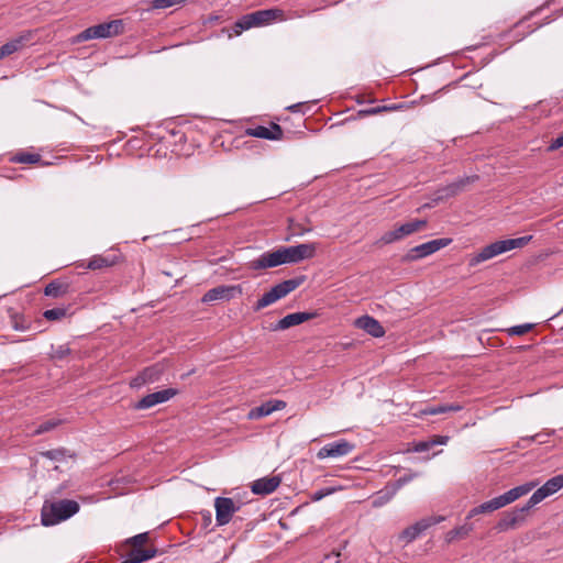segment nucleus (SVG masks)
<instances>
[{
    "mask_svg": "<svg viewBox=\"0 0 563 563\" xmlns=\"http://www.w3.org/2000/svg\"><path fill=\"white\" fill-rule=\"evenodd\" d=\"M554 434H555V430H549L545 433H537L536 435L523 438L522 441H527V442L530 443V442H533L536 440H539L540 443H545V440H542L540 438L543 437V435L551 437V435H554Z\"/></svg>",
    "mask_w": 563,
    "mask_h": 563,
    "instance_id": "45",
    "label": "nucleus"
},
{
    "mask_svg": "<svg viewBox=\"0 0 563 563\" xmlns=\"http://www.w3.org/2000/svg\"><path fill=\"white\" fill-rule=\"evenodd\" d=\"M335 489L334 488H331V487H328V488H321L319 490H316L311 494L310 498L312 501H319L321 500L322 498H324L325 496H329L330 494H332Z\"/></svg>",
    "mask_w": 563,
    "mask_h": 563,
    "instance_id": "41",
    "label": "nucleus"
},
{
    "mask_svg": "<svg viewBox=\"0 0 563 563\" xmlns=\"http://www.w3.org/2000/svg\"><path fill=\"white\" fill-rule=\"evenodd\" d=\"M563 488V474L556 475L548 479L540 488H538L528 499V508H533L547 497L555 494Z\"/></svg>",
    "mask_w": 563,
    "mask_h": 563,
    "instance_id": "7",
    "label": "nucleus"
},
{
    "mask_svg": "<svg viewBox=\"0 0 563 563\" xmlns=\"http://www.w3.org/2000/svg\"><path fill=\"white\" fill-rule=\"evenodd\" d=\"M316 249H280L284 264L298 263L314 256Z\"/></svg>",
    "mask_w": 563,
    "mask_h": 563,
    "instance_id": "22",
    "label": "nucleus"
},
{
    "mask_svg": "<svg viewBox=\"0 0 563 563\" xmlns=\"http://www.w3.org/2000/svg\"><path fill=\"white\" fill-rule=\"evenodd\" d=\"M147 541H148V532H142V533L135 534L131 538H128L124 541V544L132 547V549H140Z\"/></svg>",
    "mask_w": 563,
    "mask_h": 563,
    "instance_id": "34",
    "label": "nucleus"
},
{
    "mask_svg": "<svg viewBox=\"0 0 563 563\" xmlns=\"http://www.w3.org/2000/svg\"><path fill=\"white\" fill-rule=\"evenodd\" d=\"M12 162L19 164H35L41 161V155L35 153H18L12 158Z\"/></svg>",
    "mask_w": 563,
    "mask_h": 563,
    "instance_id": "33",
    "label": "nucleus"
},
{
    "mask_svg": "<svg viewBox=\"0 0 563 563\" xmlns=\"http://www.w3.org/2000/svg\"><path fill=\"white\" fill-rule=\"evenodd\" d=\"M242 289L240 286L221 285L209 289L202 297V302H212L216 300H230L240 295Z\"/></svg>",
    "mask_w": 563,
    "mask_h": 563,
    "instance_id": "13",
    "label": "nucleus"
},
{
    "mask_svg": "<svg viewBox=\"0 0 563 563\" xmlns=\"http://www.w3.org/2000/svg\"><path fill=\"white\" fill-rule=\"evenodd\" d=\"M4 49L2 48V46L0 47V60L4 57H7L8 55L5 54V52H3Z\"/></svg>",
    "mask_w": 563,
    "mask_h": 563,
    "instance_id": "50",
    "label": "nucleus"
},
{
    "mask_svg": "<svg viewBox=\"0 0 563 563\" xmlns=\"http://www.w3.org/2000/svg\"><path fill=\"white\" fill-rule=\"evenodd\" d=\"M43 457H46L52 461H62L66 457V450L64 449H54L40 453Z\"/></svg>",
    "mask_w": 563,
    "mask_h": 563,
    "instance_id": "38",
    "label": "nucleus"
},
{
    "mask_svg": "<svg viewBox=\"0 0 563 563\" xmlns=\"http://www.w3.org/2000/svg\"><path fill=\"white\" fill-rule=\"evenodd\" d=\"M560 147H563V133L552 141V143L549 146V150L554 151Z\"/></svg>",
    "mask_w": 563,
    "mask_h": 563,
    "instance_id": "48",
    "label": "nucleus"
},
{
    "mask_svg": "<svg viewBox=\"0 0 563 563\" xmlns=\"http://www.w3.org/2000/svg\"><path fill=\"white\" fill-rule=\"evenodd\" d=\"M355 325L374 338H382L385 335L384 327L379 323L378 320L371 316L366 314L357 318Z\"/></svg>",
    "mask_w": 563,
    "mask_h": 563,
    "instance_id": "17",
    "label": "nucleus"
},
{
    "mask_svg": "<svg viewBox=\"0 0 563 563\" xmlns=\"http://www.w3.org/2000/svg\"><path fill=\"white\" fill-rule=\"evenodd\" d=\"M68 290V285L58 280H53L46 285L44 294L48 297L58 298L64 296Z\"/></svg>",
    "mask_w": 563,
    "mask_h": 563,
    "instance_id": "28",
    "label": "nucleus"
},
{
    "mask_svg": "<svg viewBox=\"0 0 563 563\" xmlns=\"http://www.w3.org/2000/svg\"><path fill=\"white\" fill-rule=\"evenodd\" d=\"M531 508H528V503L518 509H515L510 512H506L497 522L496 529L499 532H504L510 529L517 528L525 521V514L528 512Z\"/></svg>",
    "mask_w": 563,
    "mask_h": 563,
    "instance_id": "12",
    "label": "nucleus"
},
{
    "mask_svg": "<svg viewBox=\"0 0 563 563\" xmlns=\"http://www.w3.org/2000/svg\"><path fill=\"white\" fill-rule=\"evenodd\" d=\"M474 530V525L468 522H464L463 525L455 527L454 529L446 532L444 540L446 543H452L456 540L465 539L470 536V533Z\"/></svg>",
    "mask_w": 563,
    "mask_h": 563,
    "instance_id": "24",
    "label": "nucleus"
},
{
    "mask_svg": "<svg viewBox=\"0 0 563 563\" xmlns=\"http://www.w3.org/2000/svg\"><path fill=\"white\" fill-rule=\"evenodd\" d=\"M531 240L532 235H522L520 238L515 239L498 240L490 243L488 246H523L530 243Z\"/></svg>",
    "mask_w": 563,
    "mask_h": 563,
    "instance_id": "30",
    "label": "nucleus"
},
{
    "mask_svg": "<svg viewBox=\"0 0 563 563\" xmlns=\"http://www.w3.org/2000/svg\"><path fill=\"white\" fill-rule=\"evenodd\" d=\"M388 490H390V486H386L384 489L376 493V497L373 501L375 507H380L390 500L386 499Z\"/></svg>",
    "mask_w": 563,
    "mask_h": 563,
    "instance_id": "40",
    "label": "nucleus"
},
{
    "mask_svg": "<svg viewBox=\"0 0 563 563\" xmlns=\"http://www.w3.org/2000/svg\"><path fill=\"white\" fill-rule=\"evenodd\" d=\"M43 316L49 321L60 320L66 316V309L60 307L47 309L44 311Z\"/></svg>",
    "mask_w": 563,
    "mask_h": 563,
    "instance_id": "37",
    "label": "nucleus"
},
{
    "mask_svg": "<svg viewBox=\"0 0 563 563\" xmlns=\"http://www.w3.org/2000/svg\"><path fill=\"white\" fill-rule=\"evenodd\" d=\"M4 49L2 48V46L0 47V60L4 57H7L8 55L5 54V52H3Z\"/></svg>",
    "mask_w": 563,
    "mask_h": 563,
    "instance_id": "51",
    "label": "nucleus"
},
{
    "mask_svg": "<svg viewBox=\"0 0 563 563\" xmlns=\"http://www.w3.org/2000/svg\"><path fill=\"white\" fill-rule=\"evenodd\" d=\"M217 526L228 525L233 515L241 509V505L229 497H217L214 499Z\"/></svg>",
    "mask_w": 563,
    "mask_h": 563,
    "instance_id": "6",
    "label": "nucleus"
},
{
    "mask_svg": "<svg viewBox=\"0 0 563 563\" xmlns=\"http://www.w3.org/2000/svg\"><path fill=\"white\" fill-rule=\"evenodd\" d=\"M462 409L463 407L459 404L429 406L420 411V416H434Z\"/></svg>",
    "mask_w": 563,
    "mask_h": 563,
    "instance_id": "27",
    "label": "nucleus"
},
{
    "mask_svg": "<svg viewBox=\"0 0 563 563\" xmlns=\"http://www.w3.org/2000/svg\"><path fill=\"white\" fill-rule=\"evenodd\" d=\"M258 26L268 25L274 21H286L287 16L282 9L271 8L265 10L254 11Z\"/></svg>",
    "mask_w": 563,
    "mask_h": 563,
    "instance_id": "19",
    "label": "nucleus"
},
{
    "mask_svg": "<svg viewBox=\"0 0 563 563\" xmlns=\"http://www.w3.org/2000/svg\"><path fill=\"white\" fill-rule=\"evenodd\" d=\"M32 38L31 32H26L24 34H21L20 36L7 42L2 45V48L4 49L5 54L9 56L18 51H20L24 45Z\"/></svg>",
    "mask_w": 563,
    "mask_h": 563,
    "instance_id": "26",
    "label": "nucleus"
},
{
    "mask_svg": "<svg viewBox=\"0 0 563 563\" xmlns=\"http://www.w3.org/2000/svg\"><path fill=\"white\" fill-rule=\"evenodd\" d=\"M120 261V255L118 253H103L99 255L92 256L87 265L86 268L89 269H101L106 267L113 266Z\"/></svg>",
    "mask_w": 563,
    "mask_h": 563,
    "instance_id": "20",
    "label": "nucleus"
},
{
    "mask_svg": "<svg viewBox=\"0 0 563 563\" xmlns=\"http://www.w3.org/2000/svg\"><path fill=\"white\" fill-rule=\"evenodd\" d=\"M279 476L262 477L253 482L251 489L255 495H268L280 485Z\"/></svg>",
    "mask_w": 563,
    "mask_h": 563,
    "instance_id": "18",
    "label": "nucleus"
},
{
    "mask_svg": "<svg viewBox=\"0 0 563 563\" xmlns=\"http://www.w3.org/2000/svg\"><path fill=\"white\" fill-rule=\"evenodd\" d=\"M298 107H299V104H295V106L290 107L289 109H294V108H298Z\"/></svg>",
    "mask_w": 563,
    "mask_h": 563,
    "instance_id": "53",
    "label": "nucleus"
},
{
    "mask_svg": "<svg viewBox=\"0 0 563 563\" xmlns=\"http://www.w3.org/2000/svg\"><path fill=\"white\" fill-rule=\"evenodd\" d=\"M431 448H432L431 440H428V441H420V442H417V443L413 445L412 451H413V452L421 453V452L429 451Z\"/></svg>",
    "mask_w": 563,
    "mask_h": 563,
    "instance_id": "46",
    "label": "nucleus"
},
{
    "mask_svg": "<svg viewBox=\"0 0 563 563\" xmlns=\"http://www.w3.org/2000/svg\"><path fill=\"white\" fill-rule=\"evenodd\" d=\"M301 284V279L291 278L284 280L274 287L271 290L266 291L254 306L255 311H260L265 307L276 302L277 300L286 297L289 292L294 291Z\"/></svg>",
    "mask_w": 563,
    "mask_h": 563,
    "instance_id": "4",
    "label": "nucleus"
},
{
    "mask_svg": "<svg viewBox=\"0 0 563 563\" xmlns=\"http://www.w3.org/2000/svg\"><path fill=\"white\" fill-rule=\"evenodd\" d=\"M452 243V239L449 238H442V239H435L428 242H424L420 244L419 246H448Z\"/></svg>",
    "mask_w": 563,
    "mask_h": 563,
    "instance_id": "42",
    "label": "nucleus"
},
{
    "mask_svg": "<svg viewBox=\"0 0 563 563\" xmlns=\"http://www.w3.org/2000/svg\"><path fill=\"white\" fill-rule=\"evenodd\" d=\"M355 445L344 439L323 445L317 453L319 460L341 457L350 454Z\"/></svg>",
    "mask_w": 563,
    "mask_h": 563,
    "instance_id": "11",
    "label": "nucleus"
},
{
    "mask_svg": "<svg viewBox=\"0 0 563 563\" xmlns=\"http://www.w3.org/2000/svg\"><path fill=\"white\" fill-rule=\"evenodd\" d=\"M245 134L253 137L276 141L283 137V129L277 123H272L269 126L256 125L246 129Z\"/></svg>",
    "mask_w": 563,
    "mask_h": 563,
    "instance_id": "15",
    "label": "nucleus"
},
{
    "mask_svg": "<svg viewBox=\"0 0 563 563\" xmlns=\"http://www.w3.org/2000/svg\"><path fill=\"white\" fill-rule=\"evenodd\" d=\"M417 476L416 473H410V474H406L401 477H399L391 486H390V490H388L387 493V497L386 499H391L396 493L402 487L405 486L406 484H408L409 482H411L415 477Z\"/></svg>",
    "mask_w": 563,
    "mask_h": 563,
    "instance_id": "31",
    "label": "nucleus"
},
{
    "mask_svg": "<svg viewBox=\"0 0 563 563\" xmlns=\"http://www.w3.org/2000/svg\"><path fill=\"white\" fill-rule=\"evenodd\" d=\"M157 555L156 549H131L121 563H143L154 559Z\"/></svg>",
    "mask_w": 563,
    "mask_h": 563,
    "instance_id": "23",
    "label": "nucleus"
},
{
    "mask_svg": "<svg viewBox=\"0 0 563 563\" xmlns=\"http://www.w3.org/2000/svg\"><path fill=\"white\" fill-rule=\"evenodd\" d=\"M252 27H258L254 12L242 15L233 26L234 35H240L243 31Z\"/></svg>",
    "mask_w": 563,
    "mask_h": 563,
    "instance_id": "25",
    "label": "nucleus"
},
{
    "mask_svg": "<svg viewBox=\"0 0 563 563\" xmlns=\"http://www.w3.org/2000/svg\"><path fill=\"white\" fill-rule=\"evenodd\" d=\"M161 373V369L157 367H148L143 372V380H150L153 382L155 379V376H157Z\"/></svg>",
    "mask_w": 563,
    "mask_h": 563,
    "instance_id": "44",
    "label": "nucleus"
},
{
    "mask_svg": "<svg viewBox=\"0 0 563 563\" xmlns=\"http://www.w3.org/2000/svg\"><path fill=\"white\" fill-rule=\"evenodd\" d=\"M285 407L286 402L283 400H268L257 407L252 408L247 413V418L251 420L261 419L269 416L274 411L284 409Z\"/></svg>",
    "mask_w": 563,
    "mask_h": 563,
    "instance_id": "16",
    "label": "nucleus"
},
{
    "mask_svg": "<svg viewBox=\"0 0 563 563\" xmlns=\"http://www.w3.org/2000/svg\"><path fill=\"white\" fill-rule=\"evenodd\" d=\"M533 327H534L533 323H523V324L510 327L506 331L509 335H523V334L528 333Z\"/></svg>",
    "mask_w": 563,
    "mask_h": 563,
    "instance_id": "39",
    "label": "nucleus"
},
{
    "mask_svg": "<svg viewBox=\"0 0 563 563\" xmlns=\"http://www.w3.org/2000/svg\"><path fill=\"white\" fill-rule=\"evenodd\" d=\"M282 264H284V258L282 257L280 249H278L273 253H264L260 258L253 261L251 266L254 269H264L268 267H276Z\"/></svg>",
    "mask_w": 563,
    "mask_h": 563,
    "instance_id": "21",
    "label": "nucleus"
},
{
    "mask_svg": "<svg viewBox=\"0 0 563 563\" xmlns=\"http://www.w3.org/2000/svg\"><path fill=\"white\" fill-rule=\"evenodd\" d=\"M439 249H409L408 253L402 256L405 261H417L427 257Z\"/></svg>",
    "mask_w": 563,
    "mask_h": 563,
    "instance_id": "32",
    "label": "nucleus"
},
{
    "mask_svg": "<svg viewBox=\"0 0 563 563\" xmlns=\"http://www.w3.org/2000/svg\"><path fill=\"white\" fill-rule=\"evenodd\" d=\"M399 106H380L375 108H368V109H362L358 111V114L361 117H368V115H375L385 111H393L398 109Z\"/></svg>",
    "mask_w": 563,
    "mask_h": 563,
    "instance_id": "36",
    "label": "nucleus"
},
{
    "mask_svg": "<svg viewBox=\"0 0 563 563\" xmlns=\"http://www.w3.org/2000/svg\"><path fill=\"white\" fill-rule=\"evenodd\" d=\"M178 389L176 388H166L155 393H151L143 398H141L135 405L134 409L136 410H145L150 409L156 405L163 404L178 395Z\"/></svg>",
    "mask_w": 563,
    "mask_h": 563,
    "instance_id": "10",
    "label": "nucleus"
},
{
    "mask_svg": "<svg viewBox=\"0 0 563 563\" xmlns=\"http://www.w3.org/2000/svg\"><path fill=\"white\" fill-rule=\"evenodd\" d=\"M318 316L317 312L300 311L294 312L282 318L275 325L272 327L273 331L286 330L290 327L301 324Z\"/></svg>",
    "mask_w": 563,
    "mask_h": 563,
    "instance_id": "14",
    "label": "nucleus"
},
{
    "mask_svg": "<svg viewBox=\"0 0 563 563\" xmlns=\"http://www.w3.org/2000/svg\"><path fill=\"white\" fill-rule=\"evenodd\" d=\"M534 487H536V483H533V482L516 486V487L509 489L508 492H506L505 494L494 497L493 499L484 501L481 505L472 508L468 511L465 520H470L473 517L482 515V514L494 512V511L516 501L520 497L527 495Z\"/></svg>",
    "mask_w": 563,
    "mask_h": 563,
    "instance_id": "1",
    "label": "nucleus"
},
{
    "mask_svg": "<svg viewBox=\"0 0 563 563\" xmlns=\"http://www.w3.org/2000/svg\"><path fill=\"white\" fill-rule=\"evenodd\" d=\"M427 222L424 220H410L406 223L398 225L397 228L385 232L380 241L384 244H390L400 241L402 238L412 234L422 228H424Z\"/></svg>",
    "mask_w": 563,
    "mask_h": 563,
    "instance_id": "5",
    "label": "nucleus"
},
{
    "mask_svg": "<svg viewBox=\"0 0 563 563\" xmlns=\"http://www.w3.org/2000/svg\"><path fill=\"white\" fill-rule=\"evenodd\" d=\"M62 423V420L58 419H49L44 422H42L33 432L34 435H40L45 432H48L53 429H55L57 426Z\"/></svg>",
    "mask_w": 563,
    "mask_h": 563,
    "instance_id": "35",
    "label": "nucleus"
},
{
    "mask_svg": "<svg viewBox=\"0 0 563 563\" xmlns=\"http://www.w3.org/2000/svg\"><path fill=\"white\" fill-rule=\"evenodd\" d=\"M509 249H483L477 255L473 256L470 261V265L474 266L481 262L493 258L496 255H499Z\"/></svg>",
    "mask_w": 563,
    "mask_h": 563,
    "instance_id": "29",
    "label": "nucleus"
},
{
    "mask_svg": "<svg viewBox=\"0 0 563 563\" xmlns=\"http://www.w3.org/2000/svg\"><path fill=\"white\" fill-rule=\"evenodd\" d=\"M444 520L442 516H433L428 518H422L415 522L413 525L406 528L400 538L405 539L407 543L415 541L421 533L428 530L430 527L438 525Z\"/></svg>",
    "mask_w": 563,
    "mask_h": 563,
    "instance_id": "9",
    "label": "nucleus"
},
{
    "mask_svg": "<svg viewBox=\"0 0 563 563\" xmlns=\"http://www.w3.org/2000/svg\"><path fill=\"white\" fill-rule=\"evenodd\" d=\"M70 353V349L67 345H58L53 350L52 357L63 360Z\"/></svg>",
    "mask_w": 563,
    "mask_h": 563,
    "instance_id": "43",
    "label": "nucleus"
},
{
    "mask_svg": "<svg viewBox=\"0 0 563 563\" xmlns=\"http://www.w3.org/2000/svg\"><path fill=\"white\" fill-rule=\"evenodd\" d=\"M449 437L448 435H434L431 440V443H432V448L434 445H445L449 441Z\"/></svg>",
    "mask_w": 563,
    "mask_h": 563,
    "instance_id": "47",
    "label": "nucleus"
},
{
    "mask_svg": "<svg viewBox=\"0 0 563 563\" xmlns=\"http://www.w3.org/2000/svg\"><path fill=\"white\" fill-rule=\"evenodd\" d=\"M124 32V22L121 19L89 26L76 36L77 43L96 38H111Z\"/></svg>",
    "mask_w": 563,
    "mask_h": 563,
    "instance_id": "3",
    "label": "nucleus"
},
{
    "mask_svg": "<svg viewBox=\"0 0 563 563\" xmlns=\"http://www.w3.org/2000/svg\"><path fill=\"white\" fill-rule=\"evenodd\" d=\"M80 509L79 504L71 499L45 501L41 510V521L45 527H52L76 515Z\"/></svg>",
    "mask_w": 563,
    "mask_h": 563,
    "instance_id": "2",
    "label": "nucleus"
},
{
    "mask_svg": "<svg viewBox=\"0 0 563 563\" xmlns=\"http://www.w3.org/2000/svg\"><path fill=\"white\" fill-rule=\"evenodd\" d=\"M476 180H478L477 175L465 176V177L459 178L457 180H455L442 188H439L434 194L433 201L439 202L441 200L454 197V196L459 195L460 192H462L468 185L475 183Z\"/></svg>",
    "mask_w": 563,
    "mask_h": 563,
    "instance_id": "8",
    "label": "nucleus"
},
{
    "mask_svg": "<svg viewBox=\"0 0 563 563\" xmlns=\"http://www.w3.org/2000/svg\"><path fill=\"white\" fill-rule=\"evenodd\" d=\"M203 519L207 520L208 522H211V512L210 511H207L205 515H203Z\"/></svg>",
    "mask_w": 563,
    "mask_h": 563,
    "instance_id": "49",
    "label": "nucleus"
},
{
    "mask_svg": "<svg viewBox=\"0 0 563 563\" xmlns=\"http://www.w3.org/2000/svg\"><path fill=\"white\" fill-rule=\"evenodd\" d=\"M297 246L303 247V246H309V245L308 244H298Z\"/></svg>",
    "mask_w": 563,
    "mask_h": 563,
    "instance_id": "52",
    "label": "nucleus"
}]
</instances>
